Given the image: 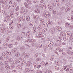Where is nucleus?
<instances>
[{"instance_id":"14","label":"nucleus","mask_w":73,"mask_h":73,"mask_svg":"<svg viewBox=\"0 0 73 73\" xmlns=\"http://www.w3.org/2000/svg\"><path fill=\"white\" fill-rule=\"evenodd\" d=\"M15 56L16 57H19L20 56V53L19 52L16 53L15 54Z\"/></svg>"},{"instance_id":"7","label":"nucleus","mask_w":73,"mask_h":73,"mask_svg":"<svg viewBox=\"0 0 73 73\" xmlns=\"http://www.w3.org/2000/svg\"><path fill=\"white\" fill-rule=\"evenodd\" d=\"M48 8L50 11H52L53 9V7L51 5H48Z\"/></svg>"},{"instance_id":"6","label":"nucleus","mask_w":73,"mask_h":73,"mask_svg":"<svg viewBox=\"0 0 73 73\" xmlns=\"http://www.w3.org/2000/svg\"><path fill=\"white\" fill-rule=\"evenodd\" d=\"M31 35V32L30 31H29L27 33V37H28L29 38Z\"/></svg>"},{"instance_id":"55","label":"nucleus","mask_w":73,"mask_h":73,"mask_svg":"<svg viewBox=\"0 0 73 73\" xmlns=\"http://www.w3.org/2000/svg\"><path fill=\"white\" fill-rule=\"evenodd\" d=\"M31 42L32 43V42H35V41L34 40H33V39H31Z\"/></svg>"},{"instance_id":"45","label":"nucleus","mask_w":73,"mask_h":73,"mask_svg":"<svg viewBox=\"0 0 73 73\" xmlns=\"http://www.w3.org/2000/svg\"><path fill=\"white\" fill-rule=\"evenodd\" d=\"M4 65V64H3L2 62L0 63V66H1Z\"/></svg>"},{"instance_id":"32","label":"nucleus","mask_w":73,"mask_h":73,"mask_svg":"<svg viewBox=\"0 0 73 73\" xmlns=\"http://www.w3.org/2000/svg\"><path fill=\"white\" fill-rule=\"evenodd\" d=\"M55 68L56 70H59V69H60L57 66L55 67Z\"/></svg>"},{"instance_id":"64","label":"nucleus","mask_w":73,"mask_h":73,"mask_svg":"<svg viewBox=\"0 0 73 73\" xmlns=\"http://www.w3.org/2000/svg\"><path fill=\"white\" fill-rule=\"evenodd\" d=\"M36 2H37L36 0H35L34 1H33L34 3H36Z\"/></svg>"},{"instance_id":"35","label":"nucleus","mask_w":73,"mask_h":73,"mask_svg":"<svg viewBox=\"0 0 73 73\" xmlns=\"http://www.w3.org/2000/svg\"><path fill=\"white\" fill-rule=\"evenodd\" d=\"M44 64H45V62H41V63L40 64V65H44Z\"/></svg>"},{"instance_id":"12","label":"nucleus","mask_w":73,"mask_h":73,"mask_svg":"<svg viewBox=\"0 0 73 73\" xmlns=\"http://www.w3.org/2000/svg\"><path fill=\"white\" fill-rule=\"evenodd\" d=\"M7 60L9 62H12V58H7Z\"/></svg>"},{"instance_id":"3","label":"nucleus","mask_w":73,"mask_h":73,"mask_svg":"<svg viewBox=\"0 0 73 73\" xmlns=\"http://www.w3.org/2000/svg\"><path fill=\"white\" fill-rule=\"evenodd\" d=\"M48 46H52L53 45L54 43L52 42H50L48 43Z\"/></svg>"},{"instance_id":"50","label":"nucleus","mask_w":73,"mask_h":73,"mask_svg":"<svg viewBox=\"0 0 73 73\" xmlns=\"http://www.w3.org/2000/svg\"><path fill=\"white\" fill-rule=\"evenodd\" d=\"M55 53H56V54L57 55V56H59V54H58V52H57L56 51Z\"/></svg>"},{"instance_id":"21","label":"nucleus","mask_w":73,"mask_h":73,"mask_svg":"<svg viewBox=\"0 0 73 73\" xmlns=\"http://www.w3.org/2000/svg\"><path fill=\"white\" fill-rule=\"evenodd\" d=\"M35 60L36 62L40 61H41V59H40V58H37Z\"/></svg>"},{"instance_id":"30","label":"nucleus","mask_w":73,"mask_h":73,"mask_svg":"<svg viewBox=\"0 0 73 73\" xmlns=\"http://www.w3.org/2000/svg\"><path fill=\"white\" fill-rule=\"evenodd\" d=\"M24 5H25V7H26V8H28V5H27V3H24Z\"/></svg>"},{"instance_id":"33","label":"nucleus","mask_w":73,"mask_h":73,"mask_svg":"<svg viewBox=\"0 0 73 73\" xmlns=\"http://www.w3.org/2000/svg\"><path fill=\"white\" fill-rule=\"evenodd\" d=\"M65 34L64 33H62L60 34V35L61 36H65Z\"/></svg>"},{"instance_id":"37","label":"nucleus","mask_w":73,"mask_h":73,"mask_svg":"<svg viewBox=\"0 0 73 73\" xmlns=\"http://www.w3.org/2000/svg\"><path fill=\"white\" fill-rule=\"evenodd\" d=\"M38 46L40 48H42V45L41 44H40L38 45Z\"/></svg>"},{"instance_id":"38","label":"nucleus","mask_w":73,"mask_h":73,"mask_svg":"<svg viewBox=\"0 0 73 73\" xmlns=\"http://www.w3.org/2000/svg\"><path fill=\"white\" fill-rule=\"evenodd\" d=\"M42 8L43 9H45L46 8V6L45 5L43 6V7H42Z\"/></svg>"},{"instance_id":"13","label":"nucleus","mask_w":73,"mask_h":73,"mask_svg":"<svg viewBox=\"0 0 73 73\" xmlns=\"http://www.w3.org/2000/svg\"><path fill=\"white\" fill-rule=\"evenodd\" d=\"M65 25L66 28H68L70 25V24L69 23H66L65 24Z\"/></svg>"},{"instance_id":"61","label":"nucleus","mask_w":73,"mask_h":73,"mask_svg":"<svg viewBox=\"0 0 73 73\" xmlns=\"http://www.w3.org/2000/svg\"><path fill=\"white\" fill-rule=\"evenodd\" d=\"M7 19H9L10 18V16L9 15H7Z\"/></svg>"},{"instance_id":"23","label":"nucleus","mask_w":73,"mask_h":73,"mask_svg":"<svg viewBox=\"0 0 73 73\" xmlns=\"http://www.w3.org/2000/svg\"><path fill=\"white\" fill-rule=\"evenodd\" d=\"M17 6V4H16V3L14 2L13 4V7L15 8V7H16Z\"/></svg>"},{"instance_id":"22","label":"nucleus","mask_w":73,"mask_h":73,"mask_svg":"<svg viewBox=\"0 0 73 73\" xmlns=\"http://www.w3.org/2000/svg\"><path fill=\"white\" fill-rule=\"evenodd\" d=\"M6 53L7 55H11V52H7Z\"/></svg>"},{"instance_id":"41","label":"nucleus","mask_w":73,"mask_h":73,"mask_svg":"<svg viewBox=\"0 0 73 73\" xmlns=\"http://www.w3.org/2000/svg\"><path fill=\"white\" fill-rule=\"evenodd\" d=\"M67 53H68V54H70L69 53H71V51L69 50H68L67 52Z\"/></svg>"},{"instance_id":"15","label":"nucleus","mask_w":73,"mask_h":73,"mask_svg":"<svg viewBox=\"0 0 73 73\" xmlns=\"http://www.w3.org/2000/svg\"><path fill=\"white\" fill-rule=\"evenodd\" d=\"M21 35L23 37H25V36L26 35H25V33L24 32H22Z\"/></svg>"},{"instance_id":"5","label":"nucleus","mask_w":73,"mask_h":73,"mask_svg":"<svg viewBox=\"0 0 73 73\" xmlns=\"http://www.w3.org/2000/svg\"><path fill=\"white\" fill-rule=\"evenodd\" d=\"M70 10V7H67L65 10V12H67L68 11H69Z\"/></svg>"},{"instance_id":"25","label":"nucleus","mask_w":73,"mask_h":73,"mask_svg":"<svg viewBox=\"0 0 73 73\" xmlns=\"http://www.w3.org/2000/svg\"><path fill=\"white\" fill-rule=\"evenodd\" d=\"M21 67L20 66H17V68L18 70H19V69H21Z\"/></svg>"},{"instance_id":"40","label":"nucleus","mask_w":73,"mask_h":73,"mask_svg":"<svg viewBox=\"0 0 73 73\" xmlns=\"http://www.w3.org/2000/svg\"><path fill=\"white\" fill-rule=\"evenodd\" d=\"M40 23H44V20L41 19L40 21Z\"/></svg>"},{"instance_id":"47","label":"nucleus","mask_w":73,"mask_h":73,"mask_svg":"<svg viewBox=\"0 0 73 73\" xmlns=\"http://www.w3.org/2000/svg\"><path fill=\"white\" fill-rule=\"evenodd\" d=\"M59 52H63V50L62 49H60L59 50Z\"/></svg>"},{"instance_id":"46","label":"nucleus","mask_w":73,"mask_h":73,"mask_svg":"<svg viewBox=\"0 0 73 73\" xmlns=\"http://www.w3.org/2000/svg\"><path fill=\"white\" fill-rule=\"evenodd\" d=\"M53 14H54V15H56V11H55V10L53 11Z\"/></svg>"},{"instance_id":"27","label":"nucleus","mask_w":73,"mask_h":73,"mask_svg":"<svg viewBox=\"0 0 73 73\" xmlns=\"http://www.w3.org/2000/svg\"><path fill=\"white\" fill-rule=\"evenodd\" d=\"M42 24L45 27H46V25H47V24L46 23H42Z\"/></svg>"},{"instance_id":"39","label":"nucleus","mask_w":73,"mask_h":73,"mask_svg":"<svg viewBox=\"0 0 73 73\" xmlns=\"http://www.w3.org/2000/svg\"><path fill=\"white\" fill-rule=\"evenodd\" d=\"M48 23L49 24H50V25H52V22L48 21Z\"/></svg>"},{"instance_id":"10","label":"nucleus","mask_w":73,"mask_h":73,"mask_svg":"<svg viewBox=\"0 0 73 73\" xmlns=\"http://www.w3.org/2000/svg\"><path fill=\"white\" fill-rule=\"evenodd\" d=\"M56 29L58 31H61V30H62V28L61 27L58 26L56 27Z\"/></svg>"},{"instance_id":"4","label":"nucleus","mask_w":73,"mask_h":73,"mask_svg":"<svg viewBox=\"0 0 73 73\" xmlns=\"http://www.w3.org/2000/svg\"><path fill=\"white\" fill-rule=\"evenodd\" d=\"M2 54L3 57L4 58H8V56L6 54L5 52H3Z\"/></svg>"},{"instance_id":"31","label":"nucleus","mask_w":73,"mask_h":73,"mask_svg":"<svg viewBox=\"0 0 73 73\" xmlns=\"http://www.w3.org/2000/svg\"><path fill=\"white\" fill-rule=\"evenodd\" d=\"M21 38H22V37H21V36H18V40H21Z\"/></svg>"},{"instance_id":"58","label":"nucleus","mask_w":73,"mask_h":73,"mask_svg":"<svg viewBox=\"0 0 73 73\" xmlns=\"http://www.w3.org/2000/svg\"><path fill=\"white\" fill-rule=\"evenodd\" d=\"M5 68H6V69H8V68H9V67L8 66H7L6 65H5Z\"/></svg>"},{"instance_id":"24","label":"nucleus","mask_w":73,"mask_h":73,"mask_svg":"<svg viewBox=\"0 0 73 73\" xmlns=\"http://www.w3.org/2000/svg\"><path fill=\"white\" fill-rule=\"evenodd\" d=\"M3 1V4H5V5H6V4H7V0H4Z\"/></svg>"},{"instance_id":"1","label":"nucleus","mask_w":73,"mask_h":73,"mask_svg":"<svg viewBox=\"0 0 73 73\" xmlns=\"http://www.w3.org/2000/svg\"><path fill=\"white\" fill-rule=\"evenodd\" d=\"M70 35V31H67V33H66L65 36L66 37H69Z\"/></svg>"},{"instance_id":"43","label":"nucleus","mask_w":73,"mask_h":73,"mask_svg":"<svg viewBox=\"0 0 73 73\" xmlns=\"http://www.w3.org/2000/svg\"><path fill=\"white\" fill-rule=\"evenodd\" d=\"M2 7L3 9H5V5H3Z\"/></svg>"},{"instance_id":"52","label":"nucleus","mask_w":73,"mask_h":73,"mask_svg":"<svg viewBox=\"0 0 73 73\" xmlns=\"http://www.w3.org/2000/svg\"><path fill=\"white\" fill-rule=\"evenodd\" d=\"M31 65V63H28L27 64V66H29Z\"/></svg>"},{"instance_id":"17","label":"nucleus","mask_w":73,"mask_h":73,"mask_svg":"<svg viewBox=\"0 0 73 73\" xmlns=\"http://www.w3.org/2000/svg\"><path fill=\"white\" fill-rule=\"evenodd\" d=\"M27 10L26 9H25L24 10V11L23 12V13L24 14V15H25L26 13H27Z\"/></svg>"},{"instance_id":"56","label":"nucleus","mask_w":73,"mask_h":73,"mask_svg":"<svg viewBox=\"0 0 73 73\" xmlns=\"http://www.w3.org/2000/svg\"><path fill=\"white\" fill-rule=\"evenodd\" d=\"M9 68L10 69H13V67H12V66H10L9 67Z\"/></svg>"},{"instance_id":"16","label":"nucleus","mask_w":73,"mask_h":73,"mask_svg":"<svg viewBox=\"0 0 73 73\" xmlns=\"http://www.w3.org/2000/svg\"><path fill=\"white\" fill-rule=\"evenodd\" d=\"M38 29L39 30L42 29V25H40L38 28Z\"/></svg>"},{"instance_id":"53","label":"nucleus","mask_w":73,"mask_h":73,"mask_svg":"<svg viewBox=\"0 0 73 73\" xmlns=\"http://www.w3.org/2000/svg\"><path fill=\"white\" fill-rule=\"evenodd\" d=\"M70 38H73V34H71L70 36Z\"/></svg>"},{"instance_id":"19","label":"nucleus","mask_w":73,"mask_h":73,"mask_svg":"<svg viewBox=\"0 0 73 73\" xmlns=\"http://www.w3.org/2000/svg\"><path fill=\"white\" fill-rule=\"evenodd\" d=\"M17 27L18 28H21V24H20V23H19L17 24Z\"/></svg>"},{"instance_id":"34","label":"nucleus","mask_w":73,"mask_h":73,"mask_svg":"<svg viewBox=\"0 0 73 73\" xmlns=\"http://www.w3.org/2000/svg\"><path fill=\"white\" fill-rule=\"evenodd\" d=\"M51 32L52 33V34L54 33V30L52 29L51 31Z\"/></svg>"},{"instance_id":"59","label":"nucleus","mask_w":73,"mask_h":73,"mask_svg":"<svg viewBox=\"0 0 73 73\" xmlns=\"http://www.w3.org/2000/svg\"><path fill=\"white\" fill-rule=\"evenodd\" d=\"M4 21L5 22H7L8 20H7V19H6L4 20Z\"/></svg>"},{"instance_id":"49","label":"nucleus","mask_w":73,"mask_h":73,"mask_svg":"<svg viewBox=\"0 0 73 73\" xmlns=\"http://www.w3.org/2000/svg\"><path fill=\"white\" fill-rule=\"evenodd\" d=\"M1 4H3L4 3V0H1Z\"/></svg>"},{"instance_id":"42","label":"nucleus","mask_w":73,"mask_h":73,"mask_svg":"<svg viewBox=\"0 0 73 73\" xmlns=\"http://www.w3.org/2000/svg\"><path fill=\"white\" fill-rule=\"evenodd\" d=\"M39 8H42V5L41 4H39Z\"/></svg>"},{"instance_id":"9","label":"nucleus","mask_w":73,"mask_h":73,"mask_svg":"<svg viewBox=\"0 0 73 73\" xmlns=\"http://www.w3.org/2000/svg\"><path fill=\"white\" fill-rule=\"evenodd\" d=\"M3 46L5 48H7V46H8V44L7 43H5L3 44Z\"/></svg>"},{"instance_id":"26","label":"nucleus","mask_w":73,"mask_h":73,"mask_svg":"<svg viewBox=\"0 0 73 73\" xmlns=\"http://www.w3.org/2000/svg\"><path fill=\"white\" fill-rule=\"evenodd\" d=\"M36 28H33V33H35V32H36Z\"/></svg>"},{"instance_id":"29","label":"nucleus","mask_w":73,"mask_h":73,"mask_svg":"<svg viewBox=\"0 0 73 73\" xmlns=\"http://www.w3.org/2000/svg\"><path fill=\"white\" fill-rule=\"evenodd\" d=\"M19 7L17 6V8L15 9V11H19Z\"/></svg>"},{"instance_id":"48","label":"nucleus","mask_w":73,"mask_h":73,"mask_svg":"<svg viewBox=\"0 0 73 73\" xmlns=\"http://www.w3.org/2000/svg\"><path fill=\"white\" fill-rule=\"evenodd\" d=\"M0 59L1 60H3V57L0 56Z\"/></svg>"},{"instance_id":"20","label":"nucleus","mask_w":73,"mask_h":73,"mask_svg":"<svg viewBox=\"0 0 73 73\" xmlns=\"http://www.w3.org/2000/svg\"><path fill=\"white\" fill-rule=\"evenodd\" d=\"M26 20L27 21H29L30 20V17L29 16H27L26 17Z\"/></svg>"},{"instance_id":"54","label":"nucleus","mask_w":73,"mask_h":73,"mask_svg":"<svg viewBox=\"0 0 73 73\" xmlns=\"http://www.w3.org/2000/svg\"><path fill=\"white\" fill-rule=\"evenodd\" d=\"M19 21H21V18L20 17L18 19Z\"/></svg>"},{"instance_id":"18","label":"nucleus","mask_w":73,"mask_h":73,"mask_svg":"<svg viewBox=\"0 0 73 73\" xmlns=\"http://www.w3.org/2000/svg\"><path fill=\"white\" fill-rule=\"evenodd\" d=\"M29 25L31 26V27L33 26V22H30L29 23Z\"/></svg>"},{"instance_id":"36","label":"nucleus","mask_w":73,"mask_h":73,"mask_svg":"<svg viewBox=\"0 0 73 73\" xmlns=\"http://www.w3.org/2000/svg\"><path fill=\"white\" fill-rule=\"evenodd\" d=\"M63 40L64 41H66L68 40V38L65 37L63 38Z\"/></svg>"},{"instance_id":"28","label":"nucleus","mask_w":73,"mask_h":73,"mask_svg":"<svg viewBox=\"0 0 73 73\" xmlns=\"http://www.w3.org/2000/svg\"><path fill=\"white\" fill-rule=\"evenodd\" d=\"M6 7H7V9H9L10 8H11V6L9 5V6L8 5H6Z\"/></svg>"},{"instance_id":"60","label":"nucleus","mask_w":73,"mask_h":73,"mask_svg":"<svg viewBox=\"0 0 73 73\" xmlns=\"http://www.w3.org/2000/svg\"><path fill=\"white\" fill-rule=\"evenodd\" d=\"M40 65H38L37 66V68H38V69H39V68H40Z\"/></svg>"},{"instance_id":"57","label":"nucleus","mask_w":73,"mask_h":73,"mask_svg":"<svg viewBox=\"0 0 73 73\" xmlns=\"http://www.w3.org/2000/svg\"><path fill=\"white\" fill-rule=\"evenodd\" d=\"M25 19V16H23L22 17V19L23 20H24Z\"/></svg>"},{"instance_id":"2","label":"nucleus","mask_w":73,"mask_h":73,"mask_svg":"<svg viewBox=\"0 0 73 73\" xmlns=\"http://www.w3.org/2000/svg\"><path fill=\"white\" fill-rule=\"evenodd\" d=\"M50 16V13L48 12H46L44 14V16L46 17V18H47V17H49Z\"/></svg>"},{"instance_id":"51","label":"nucleus","mask_w":73,"mask_h":73,"mask_svg":"<svg viewBox=\"0 0 73 73\" xmlns=\"http://www.w3.org/2000/svg\"><path fill=\"white\" fill-rule=\"evenodd\" d=\"M9 48H12V44H9Z\"/></svg>"},{"instance_id":"11","label":"nucleus","mask_w":73,"mask_h":73,"mask_svg":"<svg viewBox=\"0 0 73 73\" xmlns=\"http://www.w3.org/2000/svg\"><path fill=\"white\" fill-rule=\"evenodd\" d=\"M17 51V48H15L13 49L12 50V52H16V51Z\"/></svg>"},{"instance_id":"62","label":"nucleus","mask_w":73,"mask_h":73,"mask_svg":"<svg viewBox=\"0 0 73 73\" xmlns=\"http://www.w3.org/2000/svg\"><path fill=\"white\" fill-rule=\"evenodd\" d=\"M12 72H13V73H15V72H16V71L15 70H13L12 71Z\"/></svg>"},{"instance_id":"8","label":"nucleus","mask_w":73,"mask_h":73,"mask_svg":"<svg viewBox=\"0 0 73 73\" xmlns=\"http://www.w3.org/2000/svg\"><path fill=\"white\" fill-rule=\"evenodd\" d=\"M35 12L36 13H38L40 12V11L39 9H36L35 10Z\"/></svg>"},{"instance_id":"63","label":"nucleus","mask_w":73,"mask_h":73,"mask_svg":"<svg viewBox=\"0 0 73 73\" xmlns=\"http://www.w3.org/2000/svg\"><path fill=\"white\" fill-rule=\"evenodd\" d=\"M70 73H73V70H72V69H70Z\"/></svg>"},{"instance_id":"44","label":"nucleus","mask_w":73,"mask_h":73,"mask_svg":"<svg viewBox=\"0 0 73 73\" xmlns=\"http://www.w3.org/2000/svg\"><path fill=\"white\" fill-rule=\"evenodd\" d=\"M2 31H4V32H5L6 31V29L3 28V29H2Z\"/></svg>"}]
</instances>
